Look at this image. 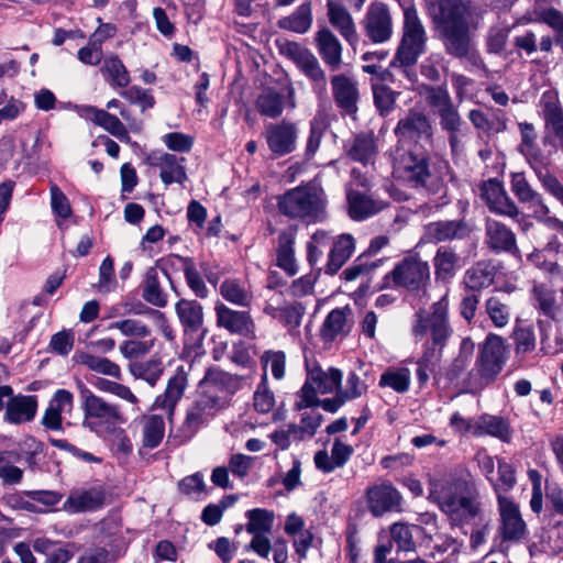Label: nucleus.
<instances>
[{
	"mask_svg": "<svg viewBox=\"0 0 563 563\" xmlns=\"http://www.w3.org/2000/svg\"><path fill=\"white\" fill-rule=\"evenodd\" d=\"M331 88L336 107L349 115L355 114L360 100L356 80L345 74L334 75L331 77Z\"/></svg>",
	"mask_w": 563,
	"mask_h": 563,
	"instance_id": "nucleus-19",
	"label": "nucleus"
},
{
	"mask_svg": "<svg viewBox=\"0 0 563 563\" xmlns=\"http://www.w3.org/2000/svg\"><path fill=\"white\" fill-rule=\"evenodd\" d=\"M129 371L134 378L143 379L154 387L164 373V366L161 358H151L146 362L130 363Z\"/></svg>",
	"mask_w": 563,
	"mask_h": 563,
	"instance_id": "nucleus-42",
	"label": "nucleus"
},
{
	"mask_svg": "<svg viewBox=\"0 0 563 563\" xmlns=\"http://www.w3.org/2000/svg\"><path fill=\"white\" fill-rule=\"evenodd\" d=\"M305 306L296 301L284 307H279L278 313H271V317L276 318L286 327L298 328L301 324L305 314Z\"/></svg>",
	"mask_w": 563,
	"mask_h": 563,
	"instance_id": "nucleus-62",
	"label": "nucleus"
},
{
	"mask_svg": "<svg viewBox=\"0 0 563 563\" xmlns=\"http://www.w3.org/2000/svg\"><path fill=\"white\" fill-rule=\"evenodd\" d=\"M312 20L311 2L305 1L291 14L279 19L277 26L285 31L305 34L310 30Z\"/></svg>",
	"mask_w": 563,
	"mask_h": 563,
	"instance_id": "nucleus-34",
	"label": "nucleus"
},
{
	"mask_svg": "<svg viewBox=\"0 0 563 563\" xmlns=\"http://www.w3.org/2000/svg\"><path fill=\"white\" fill-rule=\"evenodd\" d=\"M483 470L486 472L488 481L493 484L496 493L497 499L499 495L510 490L516 483V475L514 466L505 461L498 460V471L494 472L493 460H483V464H481Z\"/></svg>",
	"mask_w": 563,
	"mask_h": 563,
	"instance_id": "nucleus-31",
	"label": "nucleus"
},
{
	"mask_svg": "<svg viewBox=\"0 0 563 563\" xmlns=\"http://www.w3.org/2000/svg\"><path fill=\"white\" fill-rule=\"evenodd\" d=\"M221 296L229 302L247 307L249 299L246 291L241 287L240 282L238 279H225L222 282L220 286Z\"/></svg>",
	"mask_w": 563,
	"mask_h": 563,
	"instance_id": "nucleus-64",
	"label": "nucleus"
},
{
	"mask_svg": "<svg viewBox=\"0 0 563 563\" xmlns=\"http://www.w3.org/2000/svg\"><path fill=\"white\" fill-rule=\"evenodd\" d=\"M499 527L498 534L503 542L518 543L526 538L527 525L519 507L504 495L498 498Z\"/></svg>",
	"mask_w": 563,
	"mask_h": 563,
	"instance_id": "nucleus-13",
	"label": "nucleus"
},
{
	"mask_svg": "<svg viewBox=\"0 0 563 563\" xmlns=\"http://www.w3.org/2000/svg\"><path fill=\"white\" fill-rule=\"evenodd\" d=\"M142 297L150 305L164 308L168 302V295L163 289L156 268L148 267L141 284Z\"/></svg>",
	"mask_w": 563,
	"mask_h": 563,
	"instance_id": "nucleus-36",
	"label": "nucleus"
},
{
	"mask_svg": "<svg viewBox=\"0 0 563 563\" xmlns=\"http://www.w3.org/2000/svg\"><path fill=\"white\" fill-rule=\"evenodd\" d=\"M374 104L380 115H388L395 108L397 96L399 95L387 85H373Z\"/></svg>",
	"mask_w": 563,
	"mask_h": 563,
	"instance_id": "nucleus-55",
	"label": "nucleus"
},
{
	"mask_svg": "<svg viewBox=\"0 0 563 563\" xmlns=\"http://www.w3.org/2000/svg\"><path fill=\"white\" fill-rule=\"evenodd\" d=\"M479 495L473 478L460 481V526H484Z\"/></svg>",
	"mask_w": 563,
	"mask_h": 563,
	"instance_id": "nucleus-17",
	"label": "nucleus"
},
{
	"mask_svg": "<svg viewBox=\"0 0 563 563\" xmlns=\"http://www.w3.org/2000/svg\"><path fill=\"white\" fill-rule=\"evenodd\" d=\"M431 312L426 309L416 311V321L412 327V334L417 340L424 338L430 330L433 345L431 352L430 349H427L418 361L416 376L420 385L426 384L429 379L428 364L433 355L434 347L438 346L441 350L451 334L446 305L442 300L437 301L431 306Z\"/></svg>",
	"mask_w": 563,
	"mask_h": 563,
	"instance_id": "nucleus-3",
	"label": "nucleus"
},
{
	"mask_svg": "<svg viewBox=\"0 0 563 563\" xmlns=\"http://www.w3.org/2000/svg\"><path fill=\"white\" fill-rule=\"evenodd\" d=\"M422 523H409L397 521L389 526L388 532L396 544V552H416L422 550L423 555H428L427 550L431 548L438 552H445L448 547L434 543L437 534V518L428 516L422 518Z\"/></svg>",
	"mask_w": 563,
	"mask_h": 563,
	"instance_id": "nucleus-6",
	"label": "nucleus"
},
{
	"mask_svg": "<svg viewBox=\"0 0 563 563\" xmlns=\"http://www.w3.org/2000/svg\"><path fill=\"white\" fill-rule=\"evenodd\" d=\"M327 202L323 188L314 181L301 183L277 197L279 213L289 219H299L309 223L325 219Z\"/></svg>",
	"mask_w": 563,
	"mask_h": 563,
	"instance_id": "nucleus-2",
	"label": "nucleus"
},
{
	"mask_svg": "<svg viewBox=\"0 0 563 563\" xmlns=\"http://www.w3.org/2000/svg\"><path fill=\"white\" fill-rule=\"evenodd\" d=\"M363 27L373 44L388 42L393 35V21L387 4L372 3L365 13Z\"/></svg>",
	"mask_w": 563,
	"mask_h": 563,
	"instance_id": "nucleus-16",
	"label": "nucleus"
},
{
	"mask_svg": "<svg viewBox=\"0 0 563 563\" xmlns=\"http://www.w3.org/2000/svg\"><path fill=\"white\" fill-rule=\"evenodd\" d=\"M434 113L440 119L441 129L449 133V143L454 158L457 155V108L452 103Z\"/></svg>",
	"mask_w": 563,
	"mask_h": 563,
	"instance_id": "nucleus-49",
	"label": "nucleus"
},
{
	"mask_svg": "<svg viewBox=\"0 0 563 563\" xmlns=\"http://www.w3.org/2000/svg\"><path fill=\"white\" fill-rule=\"evenodd\" d=\"M121 97H123L131 104H139L142 112L154 108L156 103L152 90L144 89L136 85L128 87L125 90H123L121 92Z\"/></svg>",
	"mask_w": 563,
	"mask_h": 563,
	"instance_id": "nucleus-61",
	"label": "nucleus"
},
{
	"mask_svg": "<svg viewBox=\"0 0 563 563\" xmlns=\"http://www.w3.org/2000/svg\"><path fill=\"white\" fill-rule=\"evenodd\" d=\"M175 312L183 327L185 346L202 347L208 333V329L203 325L202 305L195 299L181 298L175 303Z\"/></svg>",
	"mask_w": 563,
	"mask_h": 563,
	"instance_id": "nucleus-9",
	"label": "nucleus"
},
{
	"mask_svg": "<svg viewBox=\"0 0 563 563\" xmlns=\"http://www.w3.org/2000/svg\"><path fill=\"white\" fill-rule=\"evenodd\" d=\"M343 151L351 161L366 166L378 154L376 137L372 131H362L344 142Z\"/></svg>",
	"mask_w": 563,
	"mask_h": 563,
	"instance_id": "nucleus-21",
	"label": "nucleus"
},
{
	"mask_svg": "<svg viewBox=\"0 0 563 563\" xmlns=\"http://www.w3.org/2000/svg\"><path fill=\"white\" fill-rule=\"evenodd\" d=\"M349 310L346 306L345 308H335L327 314L320 329L323 341L332 342L343 331L346 323V311Z\"/></svg>",
	"mask_w": 563,
	"mask_h": 563,
	"instance_id": "nucleus-47",
	"label": "nucleus"
},
{
	"mask_svg": "<svg viewBox=\"0 0 563 563\" xmlns=\"http://www.w3.org/2000/svg\"><path fill=\"white\" fill-rule=\"evenodd\" d=\"M395 135L402 148L394 161L397 177L413 183L416 187L424 186L430 173V153L426 145H432L433 129L429 118L419 110L409 109L395 129Z\"/></svg>",
	"mask_w": 563,
	"mask_h": 563,
	"instance_id": "nucleus-1",
	"label": "nucleus"
},
{
	"mask_svg": "<svg viewBox=\"0 0 563 563\" xmlns=\"http://www.w3.org/2000/svg\"><path fill=\"white\" fill-rule=\"evenodd\" d=\"M380 387H390L399 394L408 391L410 386V374L407 368L387 369L379 378Z\"/></svg>",
	"mask_w": 563,
	"mask_h": 563,
	"instance_id": "nucleus-57",
	"label": "nucleus"
},
{
	"mask_svg": "<svg viewBox=\"0 0 563 563\" xmlns=\"http://www.w3.org/2000/svg\"><path fill=\"white\" fill-rule=\"evenodd\" d=\"M36 410V396H13L7 402L4 420L13 424L31 421L34 419Z\"/></svg>",
	"mask_w": 563,
	"mask_h": 563,
	"instance_id": "nucleus-30",
	"label": "nucleus"
},
{
	"mask_svg": "<svg viewBox=\"0 0 563 563\" xmlns=\"http://www.w3.org/2000/svg\"><path fill=\"white\" fill-rule=\"evenodd\" d=\"M184 277L189 289L195 294L196 297L205 299L209 295L200 272L197 268L194 257L190 260H184Z\"/></svg>",
	"mask_w": 563,
	"mask_h": 563,
	"instance_id": "nucleus-53",
	"label": "nucleus"
},
{
	"mask_svg": "<svg viewBox=\"0 0 563 563\" xmlns=\"http://www.w3.org/2000/svg\"><path fill=\"white\" fill-rule=\"evenodd\" d=\"M536 22L544 23L554 32V43L563 52V12L550 7L534 10Z\"/></svg>",
	"mask_w": 563,
	"mask_h": 563,
	"instance_id": "nucleus-48",
	"label": "nucleus"
},
{
	"mask_svg": "<svg viewBox=\"0 0 563 563\" xmlns=\"http://www.w3.org/2000/svg\"><path fill=\"white\" fill-rule=\"evenodd\" d=\"M455 253L452 250L441 246L434 256L435 276L438 279L446 280L454 276Z\"/></svg>",
	"mask_w": 563,
	"mask_h": 563,
	"instance_id": "nucleus-58",
	"label": "nucleus"
},
{
	"mask_svg": "<svg viewBox=\"0 0 563 563\" xmlns=\"http://www.w3.org/2000/svg\"><path fill=\"white\" fill-rule=\"evenodd\" d=\"M201 385L209 386L210 388L208 390L219 388L221 390L233 391L235 388V378L220 367L211 366L206 371Z\"/></svg>",
	"mask_w": 563,
	"mask_h": 563,
	"instance_id": "nucleus-54",
	"label": "nucleus"
},
{
	"mask_svg": "<svg viewBox=\"0 0 563 563\" xmlns=\"http://www.w3.org/2000/svg\"><path fill=\"white\" fill-rule=\"evenodd\" d=\"M532 292L534 298L533 305L539 313L550 320H555L559 308L554 292L542 285L534 286Z\"/></svg>",
	"mask_w": 563,
	"mask_h": 563,
	"instance_id": "nucleus-52",
	"label": "nucleus"
},
{
	"mask_svg": "<svg viewBox=\"0 0 563 563\" xmlns=\"http://www.w3.org/2000/svg\"><path fill=\"white\" fill-rule=\"evenodd\" d=\"M483 189L492 212L509 218H516L519 216L517 205L504 190L501 184L495 180H489L488 186H485Z\"/></svg>",
	"mask_w": 563,
	"mask_h": 563,
	"instance_id": "nucleus-28",
	"label": "nucleus"
},
{
	"mask_svg": "<svg viewBox=\"0 0 563 563\" xmlns=\"http://www.w3.org/2000/svg\"><path fill=\"white\" fill-rule=\"evenodd\" d=\"M355 250V239L350 233L338 235L329 252L328 262L324 268L327 275H335L350 260Z\"/></svg>",
	"mask_w": 563,
	"mask_h": 563,
	"instance_id": "nucleus-27",
	"label": "nucleus"
},
{
	"mask_svg": "<svg viewBox=\"0 0 563 563\" xmlns=\"http://www.w3.org/2000/svg\"><path fill=\"white\" fill-rule=\"evenodd\" d=\"M277 44L283 56L290 59L311 81L319 84L323 89L325 88V73L310 49L294 41H285L283 44L277 41Z\"/></svg>",
	"mask_w": 563,
	"mask_h": 563,
	"instance_id": "nucleus-12",
	"label": "nucleus"
},
{
	"mask_svg": "<svg viewBox=\"0 0 563 563\" xmlns=\"http://www.w3.org/2000/svg\"><path fill=\"white\" fill-rule=\"evenodd\" d=\"M186 385L187 376L181 369L168 379L163 400L161 401V397H157L156 404L162 408L173 410L177 401L183 397Z\"/></svg>",
	"mask_w": 563,
	"mask_h": 563,
	"instance_id": "nucleus-45",
	"label": "nucleus"
},
{
	"mask_svg": "<svg viewBox=\"0 0 563 563\" xmlns=\"http://www.w3.org/2000/svg\"><path fill=\"white\" fill-rule=\"evenodd\" d=\"M540 106L543 112L545 129H550L560 141L563 150V108L559 101L558 92L547 90L542 93Z\"/></svg>",
	"mask_w": 563,
	"mask_h": 563,
	"instance_id": "nucleus-25",
	"label": "nucleus"
},
{
	"mask_svg": "<svg viewBox=\"0 0 563 563\" xmlns=\"http://www.w3.org/2000/svg\"><path fill=\"white\" fill-rule=\"evenodd\" d=\"M428 13L446 52L457 57V0H427Z\"/></svg>",
	"mask_w": 563,
	"mask_h": 563,
	"instance_id": "nucleus-8",
	"label": "nucleus"
},
{
	"mask_svg": "<svg viewBox=\"0 0 563 563\" xmlns=\"http://www.w3.org/2000/svg\"><path fill=\"white\" fill-rule=\"evenodd\" d=\"M77 388L84 411L82 424L96 434L110 433L115 427L125 422V418L118 405L108 404L96 396L81 380H77Z\"/></svg>",
	"mask_w": 563,
	"mask_h": 563,
	"instance_id": "nucleus-7",
	"label": "nucleus"
},
{
	"mask_svg": "<svg viewBox=\"0 0 563 563\" xmlns=\"http://www.w3.org/2000/svg\"><path fill=\"white\" fill-rule=\"evenodd\" d=\"M106 505V492L102 487H92L73 492L63 504L68 514L97 511Z\"/></svg>",
	"mask_w": 563,
	"mask_h": 563,
	"instance_id": "nucleus-20",
	"label": "nucleus"
},
{
	"mask_svg": "<svg viewBox=\"0 0 563 563\" xmlns=\"http://www.w3.org/2000/svg\"><path fill=\"white\" fill-rule=\"evenodd\" d=\"M297 227L289 225L278 233L276 249V265L288 276H295L298 267L295 260V241Z\"/></svg>",
	"mask_w": 563,
	"mask_h": 563,
	"instance_id": "nucleus-23",
	"label": "nucleus"
},
{
	"mask_svg": "<svg viewBox=\"0 0 563 563\" xmlns=\"http://www.w3.org/2000/svg\"><path fill=\"white\" fill-rule=\"evenodd\" d=\"M485 310L495 327L507 325L511 316L509 292L495 291L487 298Z\"/></svg>",
	"mask_w": 563,
	"mask_h": 563,
	"instance_id": "nucleus-35",
	"label": "nucleus"
},
{
	"mask_svg": "<svg viewBox=\"0 0 563 563\" xmlns=\"http://www.w3.org/2000/svg\"><path fill=\"white\" fill-rule=\"evenodd\" d=\"M186 158L178 157L170 153H161L157 162H152L151 166L161 167L159 177L164 185L169 186L174 183L183 185L187 180V172L184 166Z\"/></svg>",
	"mask_w": 563,
	"mask_h": 563,
	"instance_id": "nucleus-29",
	"label": "nucleus"
},
{
	"mask_svg": "<svg viewBox=\"0 0 563 563\" xmlns=\"http://www.w3.org/2000/svg\"><path fill=\"white\" fill-rule=\"evenodd\" d=\"M245 517L249 520L245 528L251 534L268 533L273 529L275 519L273 510H268L266 508H253L245 512Z\"/></svg>",
	"mask_w": 563,
	"mask_h": 563,
	"instance_id": "nucleus-46",
	"label": "nucleus"
},
{
	"mask_svg": "<svg viewBox=\"0 0 563 563\" xmlns=\"http://www.w3.org/2000/svg\"><path fill=\"white\" fill-rule=\"evenodd\" d=\"M165 435V420L161 415L144 417L142 444L145 449H155Z\"/></svg>",
	"mask_w": 563,
	"mask_h": 563,
	"instance_id": "nucleus-43",
	"label": "nucleus"
},
{
	"mask_svg": "<svg viewBox=\"0 0 563 563\" xmlns=\"http://www.w3.org/2000/svg\"><path fill=\"white\" fill-rule=\"evenodd\" d=\"M430 495L437 500L440 507L451 514H457V486L453 479L452 486L446 487L442 482H434L431 485Z\"/></svg>",
	"mask_w": 563,
	"mask_h": 563,
	"instance_id": "nucleus-44",
	"label": "nucleus"
},
{
	"mask_svg": "<svg viewBox=\"0 0 563 563\" xmlns=\"http://www.w3.org/2000/svg\"><path fill=\"white\" fill-rule=\"evenodd\" d=\"M263 135L274 158L286 156L297 147L298 128L294 122L282 120L269 123Z\"/></svg>",
	"mask_w": 563,
	"mask_h": 563,
	"instance_id": "nucleus-15",
	"label": "nucleus"
},
{
	"mask_svg": "<svg viewBox=\"0 0 563 563\" xmlns=\"http://www.w3.org/2000/svg\"><path fill=\"white\" fill-rule=\"evenodd\" d=\"M91 384L101 391L113 394L121 399H124L131 404H137V398L135 395L131 391V389L120 383L112 382L110 379L103 378V377H96Z\"/></svg>",
	"mask_w": 563,
	"mask_h": 563,
	"instance_id": "nucleus-63",
	"label": "nucleus"
},
{
	"mask_svg": "<svg viewBox=\"0 0 563 563\" xmlns=\"http://www.w3.org/2000/svg\"><path fill=\"white\" fill-rule=\"evenodd\" d=\"M511 191L522 203H529L533 208L534 216L542 218L549 214L550 209L544 203L542 196L536 191L528 183L523 173H514L511 175Z\"/></svg>",
	"mask_w": 563,
	"mask_h": 563,
	"instance_id": "nucleus-24",
	"label": "nucleus"
},
{
	"mask_svg": "<svg viewBox=\"0 0 563 563\" xmlns=\"http://www.w3.org/2000/svg\"><path fill=\"white\" fill-rule=\"evenodd\" d=\"M496 274L497 266L492 261H479L465 272L464 284L468 289L481 290L494 283Z\"/></svg>",
	"mask_w": 563,
	"mask_h": 563,
	"instance_id": "nucleus-32",
	"label": "nucleus"
},
{
	"mask_svg": "<svg viewBox=\"0 0 563 563\" xmlns=\"http://www.w3.org/2000/svg\"><path fill=\"white\" fill-rule=\"evenodd\" d=\"M366 508L374 518H382L386 514L401 512L402 496L389 482L375 484L365 490Z\"/></svg>",
	"mask_w": 563,
	"mask_h": 563,
	"instance_id": "nucleus-11",
	"label": "nucleus"
},
{
	"mask_svg": "<svg viewBox=\"0 0 563 563\" xmlns=\"http://www.w3.org/2000/svg\"><path fill=\"white\" fill-rule=\"evenodd\" d=\"M74 362L87 366L90 371L121 379L120 366L107 357H99L82 351L73 356Z\"/></svg>",
	"mask_w": 563,
	"mask_h": 563,
	"instance_id": "nucleus-39",
	"label": "nucleus"
},
{
	"mask_svg": "<svg viewBox=\"0 0 563 563\" xmlns=\"http://www.w3.org/2000/svg\"><path fill=\"white\" fill-rule=\"evenodd\" d=\"M328 16L330 23L336 27L349 42L356 37L355 25L347 10L333 1H328Z\"/></svg>",
	"mask_w": 563,
	"mask_h": 563,
	"instance_id": "nucleus-40",
	"label": "nucleus"
},
{
	"mask_svg": "<svg viewBox=\"0 0 563 563\" xmlns=\"http://www.w3.org/2000/svg\"><path fill=\"white\" fill-rule=\"evenodd\" d=\"M400 5L404 9L402 36L389 68H400L407 74V68L415 66L419 57L426 53L427 34L413 1L404 0Z\"/></svg>",
	"mask_w": 563,
	"mask_h": 563,
	"instance_id": "nucleus-5",
	"label": "nucleus"
},
{
	"mask_svg": "<svg viewBox=\"0 0 563 563\" xmlns=\"http://www.w3.org/2000/svg\"><path fill=\"white\" fill-rule=\"evenodd\" d=\"M394 288H404L409 292L426 290L430 282V268L427 262L417 256H406L391 269Z\"/></svg>",
	"mask_w": 563,
	"mask_h": 563,
	"instance_id": "nucleus-10",
	"label": "nucleus"
},
{
	"mask_svg": "<svg viewBox=\"0 0 563 563\" xmlns=\"http://www.w3.org/2000/svg\"><path fill=\"white\" fill-rule=\"evenodd\" d=\"M482 14L468 0H460V58L465 46V40H470L471 30L478 27Z\"/></svg>",
	"mask_w": 563,
	"mask_h": 563,
	"instance_id": "nucleus-41",
	"label": "nucleus"
},
{
	"mask_svg": "<svg viewBox=\"0 0 563 563\" xmlns=\"http://www.w3.org/2000/svg\"><path fill=\"white\" fill-rule=\"evenodd\" d=\"M307 378L317 386L321 394H329L341 387L343 374L336 367H330L327 373L317 365L308 371Z\"/></svg>",
	"mask_w": 563,
	"mask_h": 563,
	"instance_id": "nucleus-38",
	"label": "nucleus"
},
{
	"mask_svg": "<svg viewBox=\"0 0 563 563\" xmlns=\"http://www.w3.org/2000/svg\"><path fill=\"white\" fill-rule=\"evenodd\" d=\"M87 112L91 114L90 119L95 124L103 128L119 141L126 144L131 143V136L128 130L117 115L93 106L87 107Z\"/></svg>",
	"mask_w": 563,
	"mask_h": 563,
	"instance_id": "nucleus-33",
	"label": "nucleus"
},
{
	"mask_svg": "<svg viewBox=\"0 0 563 563\" xmlns=\"http://www.w3.org/2000/svg\"><path fill=\"white\" fill-rule=\"evenodd\" d=\"M224 408L225 400L214 390L199 393L188 407L183 424L176 431L170 430L166 444L176 448L187 443Z\"/></svg>",
	"mask_w": 563,
	"mask_h": 563,
	"instance_id": "nucleus-4",
	"label": "nucleus"
},
{
	"mask_svg": "<svg viewBox=\"0 0 563 563\" xmlns=\"http://www.w3.org/2000/svg\"><path fill=\"white\" fill-rule=\"evenodd\" d=\"M505 363V345L503 339L490 334L481 351L478 358L479 373L483 378L493 380L501 372Z\"/></svg>",
	"mask_w": 563,
	"mask_h": 563,
	"instance_id": "nucleus-18",
	"label": "nucleus"
},
{
	"mask_svg": "<svg viewBox=\"0 0 563 563\" xmlns=\"http://www.w3.org/2000/svg\"><path fill=\"white\" fill-rule=\"evenodd\" d=\"M484 243L494 254H507L519 261L522 258L515 232L501 221L486 219Z\"/></svg>",
	"mask_w": 563,
	"mask_h": 563,
	"instance_id": "nucleus-14",
	"label": "nucleus"
},
{
	"mask_svg": "<svg viewBox=\"0 0 563 563\" xmlns=\"http://www.w3.org/2000/svg\"><path fill=\"white\" fill-rule=\"evenodd\" d=\"M479 429H482L486 434L498 438L504 442L510 441L511 432H510L509 424L501 417H498V416L483 417L481 420V423H479Z\"/></svg>",
	"mask_w": 563,
	"mask_h": 563,
	"instance_id": "nucleus-59",
	"label": "nucleus"
},
{
	"mask_svg": "<svg viewBox=\"0 0 563 563\" xmlns=\"http://www.w3.org/2000/svg\"><path fill=\"white\" fill-rule=\"evenodd\" d=\"M256 108L262 115L276 119L283 113L284 97L273 89H267L258 96Z\"/></svg>",
	"mask_w": 563,
	"mask_h": 563,
	"instance_id": "nucleus-50",
	"label": "nucleus"
},
{
	"mask_svg": "<svg viewBox=\"0 0 563 563\" xmlns=\"http://www.w3.org/2000/svg\"><path fill=\"white\" fill-rule=\"evenodd\" d=\"M254 408L260 413H268L275 406V396L268 388L267 374L264 372L254 393Z\"/></svg>",
	"mask_w": 563,
	"mask_h": 563,
	"instance_id": "nucleus-60",
	"label": "nucleus"
},
{
	"mask_svg": "<svg viewBox=\"0 0 563 563\" xmlns=\"http://www.w3.org/2000/svg\"><path fill=\"white\" fill-rule=\"evenodd\" d=\"M314 44L323 63L331 70L339 69L342 63V45L327 26L317 31Z\"/></svg>",
	"mask_w": 563,
	"mask_h": 563,
	"instance_id": "nucleus-26",
	"label": "nucleus"
},
{
	"mask_svg": "<svg viewBox=\"0 0 563 563\" xmlns=\"http://www.w3.org/2000/svg\"><path fill=\"white\" fill-rule=\"evenodd\" d=\"M349 213L353 220L361 221L374 214V201L371 197L360 192H347Z\"/></svg>",
	"mask_w": 563,
	"mask_h": 563,
	"instance_id": "nucleus-51",
	"label": "nucleus"
},
{
	"mask_svg": "<svg viewBox=\"0 0 563 563\" xmlns=\"http://www.w3.org/2000/svg\"><path fill=\"white\" fill-rule=\"evenodd\" d=\"M103 69L110 75L112 79L111 86L120 88H126L129 86L131 81L130 74L117 54L106 58L102 70Z\"/></svg>",
	"mask_w": 563,
	"mask_h": 563,
	"instance_id": "nucleus-56",
	"label": "nucleus"
},
{
	"mask_svg": "<svg viewBox=\"0 0 563 563\" xmlns=\"http://www.w3.org/2000/svg\"><path fill=\"white\" fill-rule=\"evenodd\" d=\"M217 325L227 329L230 333L247 335L254 327L247 311H236L218 301L214 307Z\"/></svg>",
	"mask_w": 563,
	"mask_h": 563,
	"instance_id": "nucleus-22",
	"label": "nucleus"
},
{
	"mask_svg": "<svg viewBox=\"0 0 563 563\" xmlns=\"http://www.w3.org/2000/svg\"><path fill=\"white\" fill-rule=\"evenodd\" d=\"M347 563H367L362 555L360 528L355 517L349 516L343 531Z\"/></svg>",
	"mask_w": 563,
	"mask_h": 563,
	"instance_id": "nucleus-37",
	"label": "nucleus"
}]
</instances>
